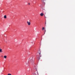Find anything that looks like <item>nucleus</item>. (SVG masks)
Listing matches in <instances>:
<instances>
[{
    "label": "nucleus",
    "instance_id": "nucleus-11",
    "mask_svg": "<svg viewBox=\"0 0 75 75\" xmlns=\"http://www.w3.org/2000/svg\"><path fill=\"white\" fill-rule=\"evenodd\" d=\"M8 75H11V74H8Z\"/></svg>",
    "mask_w": 75,
    "mask_h": 75
},
{
    "label": "nucleus",
    "instance_id": "nucleus-12",
    "mask_svg": "<svg viewBox=\"0 0 75 75\" xmlns=\"http://www.w3.org/2000/svg\"><path fill=\"white\" fill-rule=\"evenodd\" d=\"M30 4L29 3V5H30Z\"/></svg>",
    "mask_w": 75,
    "mask_h": 75
},
{
    "label": "nucleus",
    "instance_id": "nucleus-9",
    "mask_svg": "<svg viewBox=\"0 0 75 75\" xmlns=\"http://www.w3.org/2000/svg\"><path fill=\"white\" fill-rule=\"evenodd\" d=\"M44 30V28L43 27L42 28V30Z\"/></svg>",
    "mask_w": 75,
    "mask_h": 75
},
{
    "label": "nucleus",
    "instance_id": "nucleus-8",
    "mask_svg": "<svg viewBox=\"0 0 75 75\" xmlns=\"http://www.w3.org/2000/svg\"><path fill=\"white\" fill-rule=\"evenodd\" d=\"M4 58H7V56H4Z\"/></svg>",
    "mask_w": 75,
    "mask_h": 75
},
{
    "label": "nucleus",
    "instance_id": "nucleus-13",
    "mask_svg": "<svg viewBox=\"0 0 75 75\" xmlns=\"http://www.w3.org/2000/svg\"><path fill=\"white\" fill-rule=\"evenodd\" d=\"M45 24H46V23H45Z\"/></svg>",
    "mask_w": 75,
    "mask_h": 75
},
{
    "label": "nucleus",
    "instance_id": "nucleus-2",
    "mask_svg": "<svg viewBox=\"0 0 75 75\" xmlns=\"http://www.w3.org/2000/svg\"><path fill=\"white\" fill-rule=\"evenodd\" d=\"M43 13H46V11H45V9H43Z\"/></svg>",
    "mask_w": 75,
    "mask_h": 75
},
{
    "label": "nucleus",
    "instance_id": "nucleus-6",
    "mask_svg": "<svg viewBox=\"0 0 75 75\" xmlns=\"http://www.w3.org/2000/svg\"><path fill=\"white\" fill-rule=\"evenodd\" d=\"M2 52V49H0V52Z\"/></svg>",
    "mask_w": 75,
    "mask_h": 75
},
{
    "label": "nucleus",
    "instance_id": "nucleus-7",
    "mask_svg": "<svg viewBox=\"0 0 75 75\" xmlns=\"http://www.w3.org/2000/svg\"><path fill=\"white\" fill-rule=\"evenodd\" d=\"M46 32V30H45V33L44 34H45V32Z\"/></svg>",
    "mask_w": 75,
    "mask_h": 75
},
{
    "label": "nucleus",
    "instance_id": "nucleus-1",
    "mask_svg": "<svg viewBox=\"0 0 75 75\" xmlns=\"http://www.w3.org/2000/svg\"><path fill=\"white\" fill-rule=\"evenodd\" d=\"M27 23L28 24V25H30L31 24V23H30V22H28V21L27 22Z\"/></svg>",
    "mask_w": 75,
    "mask_h": 75
},
{
    "label": "nucleus",
    "instance_id": "nucleus-5",
    "mask_svg": "<svg viewBox=\"0 0 75 75\" xmlns=\"http://www.w3.org/2000/svg\"><path fill=\"white\" fill-rule=\"evenodd\" d=\"M4 18H7V16H6V15H5L4 16Z\"/></svg>",
    "mask_w": 75,
    "mask_h": 75
},
{
    "label": "nucleus",
    "instance_id": "nucleus-10",
    "mask_svg": "<svg viewBox=\"0 0 75 75\" xmlns=\"http://www.w3.org/2000/svg\"><path fill=\"white\" fill-rule=\"evenodd\" d=\"M39 55H41V52H40V53H39Z\"/></svg>",
    "mask_w": 75,
    "mask_h": 75
},
{
    "label": "nucleus",
    "instance_id": "nucleus-3",
    "mask_svg": "<svg viewBox=\"0 0 75 75\" xmlns=\"http://www.w3.org/2000/svg\"><path fill=\"white\" fill-rule=\"evenodd\" d=\"M30 62L31 63H33L34 62V60H33V59H32L30 60Z\"/></svg>",
    "mask_w": 75,
    "mask_h": 75
},
{
    "label": "nucleus",
    "instance_id": "nucleus-4",
    "mask_svg": "<svg viewBox=\"0 0 75 75\" xmlns=\"http://www.w3.org/2000/svg\"><path fill=\"white\" fill-rule=\"evenodd\" d=\"M41 16H44V14L43 13H41L40 14Z\"/></svg>",
    "mask_w": 75,
    "mask_h": 75
}]
</instances>
